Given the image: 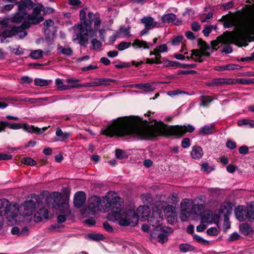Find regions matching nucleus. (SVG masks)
<instances>
[{
  "instance_id": "nucleus-42",
  "label": "nucleus",
  "mask_w": 254,
  "mask_h": 254,
  "mask_svg": "<svg viewBox=\"0 0 254 254\" xmlns=\"http://www.w3.org/2000/svg\"><path fill=\"white\" fill-rule=\"evenodd\" d=\"M87 238L91 240L98 241L102 240L103 236L99 234L91 233L87 235Z\"/></svg>"
},
{
  "instance_id": "nucleus-54",
  "label": "nucleus",
  "mask_w": 254,
  "mask_h": 254,
  "mask_svg": "<svg viewBox=\"0 0 254 254\" xmlns=\"http://www.w3.org/2000/svg\"><path fill=\"white\" fill-rule=\"evenodd\" d=\"M181 145L184 148H189L190 145V139L187 137L184 138L182 141Z\"/></svg>"
},
{
  "instance_id": "nucleus-64",
  "label": "nucleus",
  "mask_w": 254,
  "mask_h": 254,
  "mask_svg": "<svg viewBox=\"0 0 254 254\" xmlns=\"http://www.w3.org/2000/svg\"><path fill=\"white\" fill-rule=\"evenodd\" d=\"M103 227L104 228L109 232H112L113 231L112 226L107 221L103 223Z\"/></svg>"
},
{
  "instance_id": "nucleus-27",
  "label": "nucleus",
  "mask_w": 254,
  "mask_h": 254,
  "mask_svg": "<svg viewBox=\"0 0 254 254\" xmlns=\"http://www.w3.org/2000/svg\"><path fill=\"white\" fill-rule=\"evenodd\" d=\"M57 51L60 54L66 56H71L73 55L72 49L69 47H64L62 46H58Z\"/></svg>"
},
{
  "instance_id": "nucleus-9",
  "label": "nucleus",
  "mask_w": 254,
  "mask_h": 254,
  "mask_svg": "<svg viewBox=\"0 0 254 254\" xmlns=\"http://www.w3.org/2000/svg\"><path fill=\"white\" fill-rule=\"evenodd\" d=\"M129 210H130V209H129ZM131 210H132V209H131ZM128 210H129V209H128ZM122 211H124L125 213H126L127 211H128V210L127 211L123 210V206L122 207ZM136 211H137V213H135L136 219L134 220V223H133L132 225H129L128 226H134L137 223V222L138 220V216L137 215H138V216H140L141 217V219H142V221H145V220H147L148 219L149 217L151 215L150 209L149 207L146 205H144L139 206L138 207V208L137 209ZM134 211H135L134 210Z\"/></svg>"
},
{
  "instance_id": "nucleus-51",
  "label": "nucleus",
  "mask_w": 254,
  "mask_h": 254,
  "mask_svg": "<svg viewBox=\"0 0 254 254\" xmlns=\"http://www.w3.org/2000/svg\"><path fill=\"white\" fill-rule=\"evenodd\" d=\"M116 156L117 158L122 159L125 157V153L122 149H118L116 150Z\"/></svg>"
},
{
  "instance_id": "nucleus-30",
  "label": "nucleus",
  "mask_w": 254,
  "mask_h": 254,
  "mask_svg": "<svg viewBox=\"0 0 254 254\" xmlns=\"http://www.w3.org/2000/svg\"><path fill=\"white\" fill-rule=\"evenodd\" d=\"M179 250L182 253H187L194 251V247L189 244H181L179 245Z\"/></svg>"
},
{
  "instance_id": "nucleus-4",
  "label": "nucleus",
  "mask_w": 254,
  "mask_h": 254,
  "mask_svg": "<svg viewBox=\"0 0 254 254\" xmlns=\"http://www.w3.org/2000/svg\"><path fill=\"white\" fill-rule=\"evenodd\" d=\"M80 23L75 24L73 29L74 34L72 41L77 42L80 46L86 47L90 37H96L98 31L101 39L104 40V29L99 28L101 25L102 21L98 13H94L88 12L87 15L85 9H83L79 11Z\"/></svg>"
},
{
  "instance_id": "nucleus-13",
  "label": "nucleus",
  "mask_w": 254,
  "mask_h": 254,
  "mask_svg": "<svg viewBox=\"0 0 254 254\" xmlns=\"http://www.w3.org/2000/svg\"><path fill=\"white\" fill-rule=\"evenodd\" d=\"M10 20L12 22L22 23L25 21L28 20V12L26 11H19L14 14L10 18Z\"/></svg>"
},
{
  "instance_id": "nucleus-21",
  "label": "nucleus",
  "mask_w": 254,
  "mask_h": 254,
  "mask_svg": "<svg viewBox=\"0 0 254 254\" xmlns=\"http://www.w3.org/2000/svg\"><path fill=\"white\" fill-rule=\"evenodd\" d=\"M49 217V212L47 209L42 208L39 209L34 215V221L36 222H40L43 219H47Z\"/></svg>"
},
{
  "instance_id": "nucleus-23",
  "label": "nucleus",
  "mask_w": 254,
  "mask_h": 254,
  "mask_svg": "<svg viewBox=\"0 0 254 254\" xmlns=\"http://www.w3.org/2000/svg\"><path fill=\"white\" fill-rule=\"evenodd\" d=\"M222 20L224 22L223 26L225 28H228L236 25V19L232 15H224L222 17Z\"/></svg>"
},
{
  "instance_id": "nucleus-17",
  "label": "nucleus",
  "mask_w": 254,
  "mask_h": 254,
  "mask_svg": "<svg viewBox=\"0 0 254 254\" xmlns=\"http://www.w3.org/2000/svg\"><path fill=\"white\" fill-rule=\"evenodd\" d=\"M158 39L157 38H155L153 40V44H150L149 45L144 41L140 40L139 39H135L132 44V46L135 48H143L144 49H149L150 48V46H152L154 44L156 43Z\"/></svg>"
},
{
  "instance_id": "nucleus-59",
  "label": "nucleus",
  "mask_w": 254,
  "mask_h": 254,
  "mask_svg": "<svg viewBox=\"0 0 254 254\" xmlns=\"http://www.w3.org/2000/svg\"><path fill=\"white\" fill-rule=\"evenodd\" d=\"M191 28L192 31L197 32L200 29V25L198 22H193L191 24Z\"/></svg>"
},
{
  "instance_id": "nucleus-60",
  "label": "nucleus",
  "mask_w": 254,
  "mask_h": 254,
  "mask_svg": "<svg viewBox=\"0 0 254 254\" xmlns=\"http://www.w3.org/2000/svg\"><path fill=\"white\" fill-rule=\"evenodd\" d=\"M115 66L117 68H123L125 67H129L130 65L127 63H120L118 64H116Z\"/></svg>"
},
{
  "instance_id": "nucleus-38",
  "label": "nucleus",
  "mask_w": 254,
  "mask_h": 254,
  "mask_svg": "<svg viewBox=\"0 0 254 254\" xmlns=\"http://www.w3.org/2000/svg\"><path fill=\"white\" fill-rule=\"evenodd\" d=\"M193 213L191 211L181 210L180 218L182 221H187L190 214Z\"/></svg>"
},
{
  "instance_id": "nucleus-18",
  "label": "nucleus",
  "mask_w": 254,
  "mask_h": 254,
  "mask_svg": "<svg viewBox=\"0 0 254 254\" xmlns=\"http://www.w3.org/2000/svg\"><path fill=\"white\" fill-rule=\"evenodd\" d=\"M86 195L82 191L77 192L74 195V204L75 207L79 208L81 207L85 202Z\"/></svg>"
},
{
  "instance_id": "nucleus-7",
  "label": "nucleus",
  "mask_w": 254,
  "mask_h": 254,
  "mask_svg": "<svg viewBox=\"0 0 254 254\" xmlns=\"http://www.w3.org/2000/svg\"><path fill=\"white\" fill-rule=\"evenodd\" d=\"M11 204L10 202L5 198L0 199V214L5 216L9 221L14 220L17 217L18 210L15 212L11 211Z\"/></svg>"
},
{
  "instance_id": "nucleus-49",
  "label": "nucleus",
  "mask_w": 254,
  "mask_h": 254,
  "mask_svg": "<svg viewBox=\"0 0 254 254\" xmlns=\"http://www.w3.org/2000/svg\"><path fill=\"white\" fill-rule=\"evenodd\" d=\"M50 197L53 198L54 199V202H60L61 199V194L59 192L54 191L50 195Z\"/></svg>"
},
{
  "instance_id": "nucleus-35",
  "label": "nucleus",
  "mask_w": 254,
  "mask_h": 254,
  "mask_svg": "<svg viewBox=\"0 0 254 254\" xmlns=\"http://www.w3.org/2000/svg\"><path fill=\"white\" fill-rule=\"evenodd\" d=\"M240 228L242 232L246 235H249L252 232V227L247 223L242 224Z\"/></svg>"
},
{
  "instance_id": "nucleus-15",
  "label": "nucleus",
  "mask_w": 254,
  "mask_h": 254,
  "mask_svg": "<svg viewBox=\"0 0 254 254\" xmlns=\"http://www.w3.org/2000/svg\"><path fill=\"white\" fill-rule=\"evenodd\" d=\"M162 22L164 23H172L175 25H180L182 20L176 18V15L172 13L164 14L161 17Z\"/></svg>"
},
{
  "instance_id": "nucleus-53",
  "label": "nucleus",
  "mask_w": 254,
  "mask_h": 254,
  "mask_svg": "<svg viewBox=\"0 0 254 254\" xmlns=\"http://www.w3.org/2000/svg\"><path fill=\"white\" fill-rule=\"evenodd\" d=\"M32 78L25 76H23L20 79V83L23 84H29L32 82Z\"/></svg>"
},
{
  "instance_id": "nucleus-36",
  "label": "nucleus",
  "mask_w": 254,
  "mask_h": 254,
  "mask_svg": "<svg viewBox=\"0 0 254 254\" xmlns=\"http://www.w3.org/2000/svg\"><path fill=\"white\" fill-rule=\"evenodd\" d=\"M43 51L42 50H36L32 51L30 55V57L33 59H38L42 57Z\"/></svg>"
},
{
  "instance_id": "nucleus-52",
  "label": "nucleus",
  "mask_w": 254,
  "mask_h": 254,
  "mask_svg": "<svg viewBox=\"0 0 254 254\" xmlns=\"http://www.w3.org/2000/svg\"><path fill=\"white\" fill-rule=\"evenodd\" d=\"M63 225L58 224H54L51 225L49 228V230L50 231H55V232H59V229L63 227Z\"/></svg>"
},
{
  "instance_id": "nucleus-22",
  "label": "nucleus",
  "mask_w": 254,
  "mask_h": 254,
  "mask_svg": "<svg viewBox=\"0 0 254 254\" xmlns=\"http://www.w3.org/2000/svg\"><path fill=\"white\" fill-rule=\"evenodd\" d=\"M215 129V126L214 124L204 126L200 128L198 131L199 135H208L212 134Z\"/></svg>"
},
{
  "instance_id": "nucleus-55",
  "label": "nucleus",
  "mask_w": 254,
  "mask_h": 254,
  "mask_svg": "<svg viewBox=\"0 0 254 254\" xmlns=\"http://www.w3.org/2000/svg\"><path fill=\"white\" fill-rule=\"evenodd\" d=\"M213 26L212 25H209L206 27H205L204 29L202 30V33L206 37L208 36L209 34L211 32Z\"/></svg>"
},
{
  "instance_id": "nucleus-19",
  "label": "nucleus",
  "mask_w": 254,
  "mask_h": 254,
  "mask_svg": "<svg viewBox=\"0 0 254 254\" xmlns=\"http://www.w3.org/2000/svg\"><path fill=\"white\" fill-rule=\"evenodd\" d=\"M18 5V10L26 11V9L31 10L33 8L34 3L31 0H24L16 2Z\"/></svg>"
},
{
  "instance_id": "nucleus-29",
  "label": "nucleus",
  "mask_w": 254,
  "mask_h": 254,
  "mask_svg": "<svg viewBox=\"0 0 254 254\" xmlns=\"http://www.w3.org/2000/svg\"><path fill=\"white\" fill-rule=\"evenodd\" d=\"M24 129L30 133H35L38 134H42V131L40 128L35 127L34 126L25 125L23 127Z\"/></svg>"
},
{
  "instance_id": "nucleus-39",
  "label": "nucleus",
  "mask_w": 254,
  "mask_h": 254,
  "mask_svg": "<svg viewBox=\"0 0 254 254\" xmlns=\"http://www.w3.org/2000/svg\"><path fill=\"white\" fill-rule=\"evenodd\" d=\"M168 200L169 202L174 204H176L179 201L180 199L178 193L173 192L169 197Z\"/></svg>"
},
{
  "instance_id": "nucleus-34",
  "label": "nucleus",
  "mask_w": 254,
  "mask_h": 254,
  "mask_svg": "<svg viewBox=\"0 0 254 254\" xmlns=\"http://www.w3.org/2000/svg\"><path fill=\"white\" fill-rule=\"evenodd\" d=\"M212 97L209 96H202L201 97L200 105L203 107L207 106L208 104L213 101Z\"/></svg>"
},
{
  "instance_id": "nucleus-40",
  "label": "nucleus",
  "mask_w": 254,
  "mask_h": 254,
  "mask_svg": "<svg viewBox=\"0 0 254 254\" xmlns=\"http://www.w3.org/2000/svg\"><path fill=\"white\" fill-rule=\"evenodd\" d=\"M204 206L202 204H194L191 207V212L194 214H197V212H199L203 210Z\"/></svg>"
},
{
  "instance_id": "nucleus-32",
  "label": "nucleus",
  "mask_w": 254,
  "mask_h": 254,
  "mask_svg": "<svg viewBox=\"0 0 254 254\" xmlns=\"http://www.w3.org/2000/svg\"><path fill=\"white\" fill-rule=\"evenodd\" d=\"M192 206L189 199H184L181 203V210L191 211L190 208Z\"/></svg>"
},
{
  "instance_id": "nucleus-20",
  "label": "nucleus",
  "mask_w": 254,
  "mask_h": 254,
  "mask_svg": "<svg viewBox=\"0 0 254 254\" xmlns=\"http://www.w3.org/2000/svg\"><path fill=\"white\" fill-rule=\"evenodd\" d=\"M6 127L11 129H18L22 128V125L19 123H11L7 121H0V132L4 131Z\"/></svg>"
},
{
  "instance_id": "nucleus-50",
  "label": "nucleus",
  "mask_w": 254,
  "mask_h": 254,
  "mask_svg": "<svg viewBox=\"0 0 254 254\" xmlns=\"http://www.w3.org/2000/svg\"><path fill=\"white\" fill-rule=\"evenodd\" d=\"M183 39V36H178L174 37L172 40V44L174 46L179 45L182 41Z\"/></svg>"
},
{
  "instance_id": "nucleus-61",
  "label": "nucleus",
  "mask_w": 254,
  "mask_h": 254,
  "mask_svg": "<svg viewBox=\"0 0 254 254\" xmlns=\"http://www.w3.org/2000/svg\"><path fill=\"white\" fill-rule=\"evenodd\" d=\"M201 168L202 170L207 173L210 172L212 170V169L209 166L207 163H202Z\"/></svg>"
},
{
  "instance_id": "nucleus-58",
  "label": "nucleus",
  "mask_w": 254,
  "mask_h": 254,
  "mask_svg": "<svg viewBox=\"0 0 254 254\" xmlns=\"http://www.w3.org/2000/svg\"><path fill=\"white\" fill-rule=\"evenodd\" d=\"M66 81L69 85L80 84L78 83L80 80L75 78H69L66 79Z\"/></svg>"
},
{
  "instance_id": "nucleus-44",
  "label": "nucleus",
  "mask_w": 254,
  "mask_h": 254,
  "mask_svg": "<svg viewBox=\"0 0 254 254\" xmlns=\"http://www.w3.org/2000/svg\"><path fill=\"white\" fill-rule=\"evenodd\" d=\"M34 82L36 85L39 86H45L49 84V81L47 80L41 78H36Z\"/></svg>"
},
{
  "instance_id": "nucleus-28",
  "label": "nucleus",
  "mask_w": 254,
  "mask_h": 254,
  "mask_svg": "<svg viewBox=\"0 0 254 254\" xmlns=\"http://www.w3.org/2000/svg\"><path fill=\"white\" fill-rule=\"evenodd\" d=\"M134 86L136 88L143 90L145 92L153 91L155 89L150 83L136 84Z\"/></svg>"
},
{
  "instance_id": "nucleus-57",
  "label": "nucleus",
  "mask_w": 254,
  "mask_h": 254,
  "mask_svg": "<svg viewBox=\"0 0 254 254\" xmlns=\"http://www.w3.org/2000/svg\"><path fill=\"white\" fill-rule=\"evenodd\" d=\"M207 233L209 236H216L218 234V230L215 227H211L207 230Z\"/></svg>"
},
{
  "instance_id": "nucleus-37",
  "label": "nucleus",
  "mask_w": 254,
  "mask_h": 254,
  "mask_svg": "<svg viewBox=\"0 0 254 254\" xmlns=\"http://www.w3.org/2000/svg\"><path fill=\"white\" fill-rule=\"evenodd\" d=\"M162 64H163V66L164 67H178L180 64V63L176 61H172L168 60H166L163 61Z\"/></svg>"
},
{
  "instance_id": "nucleus-2",
  "label": "nucleus",
  "mask_w": 254,
  "mask_h": 254,
  "mask_svg": "<svg viewBox=\"0 0 254 254\" xmlns=\"http://www.w3.org/2000/svg\"><path fill=\"white\" fill-rule=\"evenodd\" d=\"M252 37H254V16L249 17L241 22L239 29L236 31L217 37V40L211 42V47L204 41L199 40L198 46L200 50H192L190 58L192 60L201 63L203 61L201 57L209 56L213 50H217L216 47L219 43L237 44Z\"/></svg>"
},
{
  "instance_id": "nucleus-31",
  "label": "nucleus",
  "mask_w": 254,
  "mask_h": 254,
  "mask_svg": "<svg viewBox=\"0 0 254 254\" xmlns=\"http://www.w3.org/2000/svg\"><path fill=\"white\" fill-rule=\"evenodd\" d=\"M60 212L66 216H69L70 215L71 212L68 204L63 203L60 206Z\"/></svg>"
},
{
  "instance_id": "nucleus-10",
  "label": "nucleus",
  "mask_w": 254,
  "mask_h": 254,
  "mask_svg": "<svg viewBox=\"0 0 254 254\" xmlns=\"http://www.w3.org/2000/svg\"><path fill=\"white\" fill-rule=\"evenodd\" d=\"M43 5L40 4L39 6L33 8V11L31 14L28 13V20L25 22L29 23V27L31 24H36L43 21L44 18L42 16H39Z\"/></svg>"
},
{
  "instance_id": "nucleus-62",
  "label": "nucleus",
  "mask_w": 254,
  "mask_h": 254,
  "mask_svg": "<svg viewBox=\"0 0 254 254\" xmlns=\"http://www.w3.org/2000/svg\"><path fill=\"white\" fill-rule=\"evenodd\" d=\"M12 158V156L10 154L0 153V160H9Z\"/></svg>"
},
{
  "instance_id": "nucleus-3",
  "label": "nucleus",
  "mask_w": 254,
  "mask_h": 254,
  "mask_svg": "<svg viewBox=\"0 0 254 254\" xmlns=\"http://www.w3.org/2000/svg\"><path fill=\"white\" fill-rule=\"evenodd\" d=\"M124 204L121 197L115 196L113 201L108 196H105L102 198L97 196H92L89 199L88 208L92 212L96 210L108 211L111 208V211L109 213L108 218L109 220L118 221L119 224L123 226L132 225L134 220L136 219L134 211L129 210L125 213L122 211Z\"/></svg>"
},
{
  "instance_id": "nucleus-1",
  "label": "nucleus",
  "mask_w": 254,
  "mask_h": 254,
  "mask_svg": "<svg viewBox=\"0 0 254 254\" xmlns=\"http://www.w3.org/2000/svg\"><path fill=\"white\" fill-rule=\"evenodd\" d=\"M138 118L133 116L118 118L103 130L102 134L110 137L130 136L138 139L151 140L159 136H182L192 132L194 127L188 126H167L165 127H144L139 125Z\"/></svg>"
},
{
  "instance_id": "nucleus-48",
  "label": "nucleus",
  "mask_w": 254,
  "mask_h": 254,
  "mask_svg": "<svg viewBox=\"0 0 254 254\" xmlns=\"http://www.w3.org/2000/svg\"><path fill=\"white\" fill-rule=\"evenodd\" d=\"M193 238L198 243H201L204 245H208L209 244V242L203 239L202 237H200L198 235H194L193 236Z\"/></svg>"
},
{
  "instance_id": "nucleus-56",
  "label": "nucleus",
  "mask_w": 254,
  "mask_h": 254,
  "mask_svg": "<svg viewBox=\"0 0 254 254\" xmlns=\"http://www.w3.org/2000/svg\"><path fill=\"white\" fill-rule=\"evenodd\" d=\"M158 242L161 243H164L168 241V236L167 235L159 234L158 235Z\"/></svg>"
},
{
  "instance_id": "nucleus-26",
  "label": "nucleus",
  "mask_w": 254,
  "mask_h": 254,
  "mask_svg": "<svg viewBox=\"0 0 254 254\" xmlns=\"http://www.w3.org/2000/svg\"><path fill=\"white\" fill-rule=\"evenodd\" d=\"M239 127L245 126L247 127L253 128L254 127V120L247 119H242L237 122Z\"/></svg>"
},
{
  "instance_id": "nucleus-8",
  "label": "nucleus",
  "mask_w": 254,
  "mask_h": 254,
  "mask_svg": "<svg viewBox=\"0 0 254 254\" xmlns=\"http://www.w3.org/2000/svg\"><path fill=\"white\" fill-rule=\"evenodd\" d=\"M163 220V217L161 210L158 207L153 208L151 215L147 220L149 224L155 227L157 230L161 227Z\"/></svg>"
},
{
  "instance_id": "nucleus-14",
  "label": "nucleus",
  "mask_w": 254,
  "mask_h": 254,
  "mask_svg": "<svg viewBox=\"0 0 254 254\" xmlns=\"http://www.w3.org/2000/svg\"><path fill=\"white\" fill-rule=\"evenodd\" d=\"M37 203L33 200L25 201L22 204L23 207V214L25 216H30L33 214L35 210Z\"/></svg>"
},
{
  "instance_id": "nucleus-24",
  "label": "nucleus",
  "mask_w": 254,
  "mask_h": 254,
  "mask_svg": "<svg viewBox=\"0 0 254 254\" xmlns=\"http://www.w3.org/2000/svg\"><path fill=\"white\" fill-rule=\"evenodd\" d=\"M203 154V151L201 147L198 146H194L192 147L190 155L192 158L199 159L202 157Z\"/></svg>"
},
{
  "instance_id": "nucleus-6",
  "label": "nucleus",
  "mask_w": 254,
  "mask_h": 254,
  "mask_svg": "<svg viewBox=\"0 0 254 254\" xmlns=\"http://www.w3.org/2000/svg\"><path fill=\"white\" fill-rule=\"evenodd\" d=\"M237 218L240 221L248 219L249 220H254V207L253 206L246 207L238 206L235 210Z\"/></svg>"
},
{
  "instance_id": "nucleus-43",
  "label": "nucleus",
  "mask_w": 254,
  "mask_h": 254,
  "mask_svg": "<svg viewBox=\"0 0 254 254\" xmlns=\"http://www.w3.org/2000/svg\"><path fill=\"white\" fill-rule=\"evenodd\" d=\"M91 44L92 45V49L94 50H97L99 49L102 46V44L100 41L98 40L96 38L93 39L91 41Z\"/></svg>"
},
{
  "instance_id": "nucleus-33",
  "label": "nucleus",
  "mask_w": 254,
  "mask_h": 254,
  "mask_svg": "<svg viewBox=\"0 0 254 254\" xmlns=\"http://www.w3.org/2000/svg\"><path fill=\"white\" fill-rule=\"evenodd\" d=\"M56 134L57 136L62 138V139H67L71 135L70 132H63L62 129L58 127L56 131Z\"/></svg>"
},
{
  "instance_id": "nucleus-12",
  "label": "nucleus",
  "mask_w": 254,
  "mask_h": 254,
  "mask_svg": "<svg viewBox=\"0 0 254 254\" xmlns=\"http://www.w3.org/2000/svg\"><path fill=\"white\" fill-rule=\"evenodd\" d=\"M236 83L234 79L232 78H214L211 81L207 82V85L209 86H221L223 85H231Z\"/></svg>"
},
{
  "instance_id": "nucleus-47",
  "label": "nucleus",
  "mask_w": 254,
  "mask_h": 254,
  "mask_svg": "<svg viewBox=\"0 0 254 254\" xmlns=\"http://www.w3.org/2000/svg\"><path fill=\"white\" fill-rule=\"evenodd\" d=\"M188 94V93L186 91H182L180 90H173V91H170L167 93V94L171 97H173V96H176V95H178L179 94Z\"/></svg>"
},
{
  "instance_id": "nucleus-45",
  "label": "nucleus",
  "mask_w": 254,
  "mask_h": 254,
  "mask_svg": "<svg viewBox=\"0 0 254 254\" xmlns=\"http://www.w3.org/2000/svg\"><path fill=\"white\" fill-rule=\"evenodd\" d=\"M156 51L159 53H163L167 52L168 51V48L166 44H161L157 46L156 48Z\"/></svg>"
},
{
  "instance_id": "nucleus-25",
  "label": "nucleus",
  "mask_w": 254,
  "mask_h": 254,
  "mask_svg": "<svg viewBox=\"0 0 254 254\" xmlns=\"http://www.w3.org/2000/svg\"><path fill=\"white\" fill-rule=\"evenodd\" d=\"M56 85L60 90H66L68 89H70L72 88H74L75 87H77V86H74V85H66L64 84L63 79L61 78H57L55 81Z\"/></svg>"
},
{
  "instance_id": "nucleus-46",
  "label": "nucleus",
  "mask_w": 254,
  "mask_h": 254,
  "mask_svg": "<svg viewBox=\"0 0 254 254\" xmlns=\"http://www.w3.org/2000/svg\"><path fill=\"white\" fill-rule=\"evenodd\" d=\"M131 45L130 42H122L118 46V49L119 51H123L128 48Z\"/></svg>"
},
{
  "instance_id": "nucleus-63",
  "label": "nucleus",
  "mask_w": 254,
  "mask_h": 254,
  "mask_svg": "<svg viewBox=\"0 0 254 254\" xmlns=\"http://www.w3.org/2000/svg\"><path fill=\"white\" fill-rule=\"evenodd\" d=\"M240 238V236L237 233H233L228 238L229 241H234L238 240Z\"/></svg>"
},
{
  "instance_id": "nucleus-16",
  "label": "nucleus",
  "mask_w": 254,
  "mask_h": 254,
  "mask_svg": "<svg viewBox=\"0 0 254 254\" xmlns=\"http://www.w3.org/2000/svg\"><path fill=\"white\" fill-rule=\"evenodd\" d=\"M146 29L150 30L155 27H159L160 24L150 16H144L141 19Z\"/></svg>"
},
{
  "instance_id": "nucleus-11",
  "label": "nucleus",
  "mask_w": 254,
  "mask_h": 254,
  "mask_svg": "<svg viewBox=\"0 0 254 254\" xmlns=\"http://www.w3.org/2000/svg\"><path fill=\"white\" fill-rule=\"evenodd\" d=\"M114 80L110 78H99L96 79L93 81L85 83L84 84H75L74 86H77L75 88H80L82 87H93L103 85H107L109 82H113Z\"/></svg>"
},
{
  "instance_id": "nucleus-5",
  "label": "nucleus",
  "mask_w": 254,
  "mask_h": 254,
  "mask_svg": "<svg viewBox=\"0 0 254 254\" xmlns=\"http://www.w3.org/2000/svg\"><path fill=\"white\" fill-rule=\"evenodd\" d=\"M28 28H29V23L23 22L20 26H14L10 29H6L2 31V36L4 38H8L12 36H16L19 39H22L27 35L25 30Z\"/></svg>"
},
{
  "instance_id": "nucleus-41",
  "label": "nucleus",
  "mask_w": 254,
  "mask_h": 254,
  "mask_svg": "<svg viewBox=\"0 0 254 254\" xmlns=\"http://www.w3.org/2000/svg\"><path fill=\"white\" fill-rule=\"evenodd\" d=\"M22 163L30 166H34L36 164V161L30 157H25L22 159Z\"/></svg>"
}]
</instances>
